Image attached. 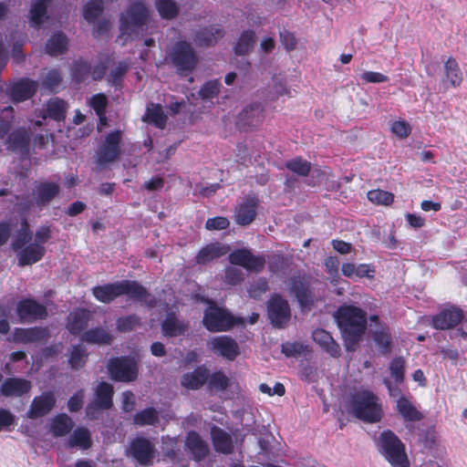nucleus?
<instances>
[{
  "label": "nucleus",
  "instance_id": "nucleus-23",
  "mask_svg": "<svg viewBox=\"0 0 467 467\" xmlns=\"http://www.w3.org/2000/svg\"><path fill=\"white\" fill-rule=\"evenodd\" d=\"M61 188L57 182L44 181L36 183L33 190V197L38 207L48 205L60 193Z\"/></svg>",
  "mask_w": 467,
  "mask_h": 467
},
{
  "label": "nucleus",
  "instance_id": "nucleus-12",
  "mask_svg": "<svg viewBox=\"0 0 467 467\" xmlns=\"http://www.w3.org/2000/svg\"><path fill=\"white\" fill-rule=\"evenodd\" d=\"M129 452L139 464L150 466L153 464L157 451L148 438L139 436L130 441Z\"/></svg>",
  "mask_w": 467,
  "mask_h": 467
},
{
  "label": "nucleus",
  "instance_id": "nucleus-10",
  "mask_svg": "<svg viewBox=\"0 0 467 467\" xmlns=\"http://www.w3.org/2000/svg\"><path fill=\"white\" fill-rule=\"evenodd\" d=\"M267 316L275 327H285L291 318L288 301L279 294H273L267 301Z\"/></svg>",
  "mask_w": 467,
  "mask_h": 467
},
{
  "label": "nucleus",
  "instance_id": "nucleus-22",
  "mask_svg": "<svg viewBox=\"0 0 467 467\" xmlns=\"http://www.w3.org/2000/svg\"><path fill=\"white\" fill-rule=\"evenodd\" d=\"M92 318V312L87 308H76L67 317L66 328L73 336H81Z\"/></svg>",
  "mask_w": 467,
  "mask_h": 467
},
{
  "label": "nucleus",
  "instance_id": "nucleus-56",
  "mask_svg": "<svg viewBox=\"0 0 467 467\" xmlns=\"http://www.w3.org/2000/svg\"><path fill=\"white\" fill-rule=\"evenodd\" d=\"M140 324V318L135 314L120 317L116 320L117 330L121 333L130 332Z\"/></svg>",
  "mask_w": 467,
  "mask_h": 467
},
{
  "label": "nucleus",
  "instance_id": "nucleus-52",
  "mask_svg": "<svg viewBox=\"0 0 467 467\" xmlns=\"http://www.w3.org/2000/svg\"><path fill=\"white\" fill-rule=\"evenodd\" d=\"M285 167L299 176H307L311 171V163L301 157H296L285 162Z\"/></svg>",
  "mask_w": 467,
  "mask_h": 467
},
{
  "label": "nucleus",
  "instance_id": "nucleus-40",
  "mask_svg": "<svg viewBox=\"0 0 467 467\" xmlns=\"http://www.w3.org/2000/svg\"><path fill=\"white\" fill-rule=\"evenodd\" d=\"M255 32L252 29L244 30L236 40L234 52L236 56L248 55L255 44Z\"/></svg>",
  "mask_w": 467,
  "mask_h": 467
},
{
  "label": "nucleus",
  "instance_id": "nucleus-57",
  "mask_svg": "<svg viewBox=\"0 0 467 467\" xmlns=\"http://www.w3.org/2000/svg\"><path fill=\"white\" fill-rule=\"evenodd\" d=\"M390 375L397 384H400L405 377V361L402 357L394 358L389 365Z\"/></svg>",
  "mask_w": 467,
  "mask_h": 467
},
{
  "label": "nucleus",
  "instance_id": "nucleus-36",
  "mask_svg": "<svg viewBox=\"0 0 467 467\" xmlns=\"http://www.w3.org/2000/svg\"><path fill=\"white\" fill-rule=\"evenodd\" d=\"M92 443L89 430L86 427H78L67 439L66 447L69 449L78 448L87 451L92 447Z\"/></svg>",
  "mask_w": 467,
  "mask_h": 467
},
{
  "label": "nucleus",
  "instance_id": "nucleus-11",
  "mask_svg": "<svg viewBox=\"0 0 467 467\" xmlns=\"http://www.w3.org/2000/svg\"><path fill=\"white\" fill-rule=\"evenodd\" d=\"M122 131L119 130L106 135L98 150V161L106 164L115 161L121 154Z\"/></svg>",
  "mask_w": 467,
  "mask_h": 467
},
{
  "label": "nucleus",
  "instance_id": "nucleus-62",
  "mask_svg": "<svg viewBox=\"0 0 467 467\" xmlns=\"http://www.w3.org/2000/svg\"><path fill=\"white\" fill-rule=\"evenodd\" d=\"M32 240V233H20L16 232L13 240H12V249L17 253L23 247L30 244L29 242Z\"/></svg>",
  "mask_w": 467,
  "mask_h": 467
},
{
  "label": "nucleus",
  "instance_id": "nucleus-35",
  "mask_svg": "<svg viewBox=\"0 0 467 467\" xmlns=\"http://www.w3.org/2000/svg\"><path fill=\"white\" fill-rule=\"evenodd\" d=\"M189 325L186 322L180 321L174 312H169L161 322V331L165 337H175L188 330Z\"/></svg>",
  "mask_w": 467,
  "mask_h": 467
},
{
  "label": "nucleus",
  "instance_id": "nucleus-19",
  "mask_svg": "<svg viewBox=\"0 0 467 467\" xmlns=\"http://www.w3.org/2000/svg\"><path fill=\"white\" fill-rule=\"evenodd\" d=\"M229 262L247 270L260 271L264 268L265 260L262 255H254L248 249H235L229 254Z\"/></svg>",
  "mask_w": 467,
  "mask_h": 467
},
{
  "label": "nucleus",
  "instance_id": "nucleus-34",
  "mask_svg": "<svg viewBox=\"0 0 467 467\" xmlns=\"http://www.w3.org/2000/svg\"><path fill=\"white\" fill-rule=\"evenodd\" d=\"M372 338L379 353L388 356L392 352L393 340L389 327L386 324H380L372 333Z\"/></svg>",
  "mask_w": 467,
  "mask_h": 467
},
{
  "label": "nucleus",
  "instance_id": "nucleus-25",
  "mask_svg": "<svg viewBox=\"0 0 467 467\" xmlns=\"http://www.w3.org/2000/svg\"><path fill=\"white\" fill-rule=\"evenodd\" d=\"M185 449L195 462L203 461L210 453L208 442L195 431H190L185 438Z\"/></svg>",
  "mask_w": 467,
  "mask_h": 467
},
{
  "label": "nucleus",
  "instance_id": "nucleus-43",
  "mask_svg": "<svg viewBox=\"0 0 467 467\" xmlns=\"http://www.w3.org/2000/svg\"><path fill=\"white\" fill-rule=\"evenodd\" d=\"M143 120L153 124L156 128L163 129L167 122V116L161 104L150 103L147 107Z\"/></svg>",
  "mask_w": 467,
  "mask_h": 467
},
{
  "label": "nucleus",
  "instance_id": "nucleus-30",
  "mask_svg": "<svg viewBox=\"0 0 467 467\" xmlns=\"http://www.w3.org/2000/svg\"><path fill=\"white\" fill-rule=\"evenodd\" d=\"M31 388V382L26 379L7 378L3 381L0 392L5 397H21L28 393Z\"/></svg>",
  "mask_w": 467,
  "mask_h": 467
},
{
  "label": "nucleus",
  "instance_id": "nucleus-17",
  "mask_svg": "<svg viewBox=\"0 0 467 467\" xmlns=\"http://www.w3.org/2000/svg\"><path fill=\"white\" fill-rule=\"evenodd\" d=\"M31 131L26 128H17L7 135V149L16 152L22 159L30 156Z\"/></svg>",
  "mask_w": 467,
  "mask_h": 467
},
{
  "label": "nucleus",
  "instance_id": "nucleus-1",
  "mask_svg": "<svg viewBox=\"0 0 467 467\" xmlns=\"http://www.w3.org/2000/svg\"><path fill=\"white\" fill-rule=\"evenodd\" d=\"M334 318L346 349L355 351L366 333L367 312L358 306L344 304L336 310Z\"/></svg>",
  "mask_w": 467,
  "mask_h": 467
},
{
  "label": "nucleus",
  "instance_id": "nucleus-51",
  "mask_svg": "<svg viewBox=\"0 0 467 467\" xmlns=\"http://www.w3.org/2000/svg\"><path fill=\"white\" fill-rule=\"evenodd\" d=\"M207 382L210 389L224 391L230 387V379L222 370L209 375Z\"/></svg>",
  "mask_w": 467,
  "mask_h": 467
},
{
  "label": "nucleus",
  "instance_id": "nucleus-58",
  "mask_svg": "<svg viewBox=\"0 0 467 467\" xmlns=\"http://www.w3.org/2000/svg\"><path fill=\"white\" fill-rule=\"evenodd\" d=\"M222 84L218 79L207 81L199 91L200 97L203 99L215 98L218 96Z\"/></svg>",
  "mask_w": 467,
  "mask_h": 467
},
{
  "label": "nucleus",
  "instance_id": "nucleus-45",
  "mask_svg": "<svg viewBox=\"0 0 467 467\" xmlns=\"http://www.w3.org/2000/svg\"><path fill=\"white\" fill-rule=\"evenodd\" d=\"M88 357L87 348L83 345H74L68 354V365L72 369L78 370L86 365Z\"/></svg>",
  "mask_w": 467,
  "mask_h": 467
},
{
  "label": "nucleus",
  "instance_id": "nucleus-50",
  "mask_svg": "<svg viewBox=\"0 0 467 467\" xmlns=\"http://www.w3.org/2000/svg\"><path fill=\"white\" fill-rule=\"evenodd\" d=\"M369 202L377 205H390L394 202V194L390 192L374 189L367 193Z\"/></svg>",
  "mask_w": 467,
  "mask_h": 467
},
{
  "label": "nucleus",
  "instance_id": "nucleus-2",
  "mask_svg": "<svg viewBox=\"0 0 467 467\" xmlns=\"http://www.w3.org/2000/svg\"><path fill=\"white\" fill-rule=\"evenodd\" d=\"M93 296L101 303L109 304L117 297L126 295L133 301L145 303L150 308L156 306L157 301L148 290L138 281L121 280L103 285H96L91 289Z\"/></svg>",
  "mask_w": 467,
  "mask_h": 467
},
{
  "label": "nucleus",
  "instance_id": "nucleus-63",
  "mask_svg": "<svg viewBox=\"0 0 467 467\" xmlns=\"http://www.w3.org/2000/svg\"><path fill=\"white\" fill-rule=\"evenodd\" d=\"M390 130L398 138L406 139L411 132V127L405 120H397L392 123Z\"/></svg>",
  "mask_w": 467,
  "mask_h": 467
},
{
  "label": "nucleus",
  "instance_id": "nucleus-46",
  "mask_svg": "<svg viewBox=\"0 0 467 467\" xmlns=\"http://www.w3.org/2000/svg\"><path fill=\"white\" fill-rule=\"evenodd\" d=\"M154 5L162 19L172 20L180 14V6L174 0H155Z\"/></svg>",
  "mask_w": 467,
  "mask_h": 467
},
{
  "label": "nucleus",
  "instance_id": "nucleus-16",
  "mask_svg": "<svg viewBox=\"0 0 467 467\" xmlns=\"http://www.w3.org/2000/svg\"><path fill=\"white\" fill-rule=\"evenodd\" d=\"M289 292L294 295L302 308H309L314 304L310 282L305 275H293L289 278Z\"/></svg>",
  "mask_w": 467,
  "mask_h": 467
},
{
  "label": "nucleus",
  "instance_id": "nucleus-54",
  "mask_svg": "<svg viewBox=\"0 0 467 467\" xmlns=\"http://www.w3.org/2000/svg\"><path fill=\"white\" fill-rule=\"evenodd\" d=\"M102 0H90L83 7V16L88 22H94L103 12Z\"/></svg>",
  "mask_w": 467,
  "mask_h": 467
},
{
  "label": "nucleus",
  "instance_id": "nucleus-53",
  "mask_svg": "<svg viewBox=\"0 0 467 467\" xmlns=\"http://www.w3.org/2000/svg\"><path fill=\"white\" fill-rule=\"evenodd\" d=\"M15 119V110L13 107H5L0 111V140L3 139L10 130Z\"/></svg>",
  "mask_w": 467,
  "mask_h": 467
},
{
  "label": "nucleus",
  "instance_id": "nucleus-31",
  "mask_svg": "<svg viewBox=\"0 0 467 467\" xmlns=\"http://www.w3.org/2000/svg\"><path fill=\"white\" fill-rule=\"evenodd\" d=\"M18 265H32L45 256L46 248L40 244L30 243L17 253Z\"/></svg>",
  "mask_w": 467,
  "mask_h": 467
},
{
  "label": "nucleus",
  "instance_id": "nucleus-5",
  "mask_svg": "<svg viewBox=\"0 0 467 467\" xmlns=\"http://www.w3.org/2000/svg\"><path fill=\"white\" fill-rule=\"evenodd\" d=\"M165 59L181 77H187L192 73L199 61L193 47L186 40H178L173 43L169 48Z\"/></svg>",
  "mask_w": 467,
  "mask_h": 467
},
{
  "label": "nucleus",
  "instance_id": "nucleus-42",
  "mask_svg": "<svg viewBox=\"0 0 467 467\" xmlns=\"http://www.w3.org/2000/svg\"><path fill=\"white\" fill-rule=\"evenodd\" d=\"M397 410L407 421H420L423 419L422 413L404 396L397 400Z\"/></svg>",
  "mask_w": 467,
  "mask_h": 467
},
{
  "label": "nucleus",
  "instance_id": "nucleus-27",
  "mask_svg": "<svg viewBox=\"0 0 467 467\" xmlns=\"http://www.w3.org/2000/svg\"><path fill=\"white\" fill-rule=\"evenodd\" d=\"M225 35L221 25H209L200 28L194 36L195 43L202 47L215 46Z\"/></svg>",
  "mask_w": 467,
  "mask_h": 467
},
{
  "label": "nucleus",
  "instance_id": "nucleus-39",
  "mask_svg": "<svg viewBox=\"0 0 467 467\" xmlns=\"http://www.w3.org/2000/svg\"><path fill=\"white\" fill-rule=\"evenodd\" d=\"M74 422L66 413H60L52 419L50 431L54 437H64L73 429Z\"/></svg>",
  "mask_w": 467,
  "mask_h": 467
},
{
  "label": "nucleus",
  "instance_id": "nucleus-15",
  "mask_svg": "<svg viewBox=\"0 0 467 467\" xmlns=\"http://www.w3.org/2000/svg\"><path fill=\"white\" fill-rule=\"evenodd\" d=\"M264 119V106L261 102H253L238 114L236 124L241 130L247 131L259 127Z\"/></svg>",
  "mask_w": 467,
  "mask_h": 467
},
{
  "label": "nucleus",
  "instance_id": "nucleus-37",
  "mask_svg": "<svg viewBox=\"0 0 467 467\" xmlns=\"http://www.w3.org/2000/svg\"><path fill=\"white\" fill-rule=\"evenodd\" d=\"M80 339L88 344L110 345L113 337L111 334L101 327H93L81 334Z\"/></svg>",
  "mask_w": 467,
  "mask_h": 467
},
{
  "label": "nucleus",
  "instance_id": "nucleus-33",
  "mask_svg": "<svg viewBox=\"0 0 467 467\" xmlns=\"http://www.w3.org/2000/svg\"><path fill=\"white\" fill-rule=\"evenodd\" d=\"M208 378L209 370L203 366H199L192 372L183 374L181 384L188 389H200L207 382Z\"/></svg>",
  "mask_w": 467,
  "mask_h": 467
},
{
  "label": "nucleus",
  "instance_id": "nucleus-20",
  "mask_svg": "<svg viewBox=\"0 0 467 467\" xmlns=\"http://www.w3.org/2000/svg\"><path fill=\"white\" fill-rule=\"evenodd\" d=\"M56 397L53 391H45L33 399L26 417L36 420L47 415L56 406Z\"/></svg>",
  "mask_w": 467,
  "mask_h": 467
},
{
  "label": "nucleus",
  "instance_id": "nucleus-32",
  "mask_svg": "<svg viewBox=\"0 0 467 467\" xmlns=\"http://www.w3.org/2000/svg\"><path fill=\"white\" fill-rule=\"evenodd\" d=\"M230 250L228 245L221 243H211L203 246L196 254L194 260L197 265H206L207 263L220 258L226 254Z\"/></svg>",
  "mask_w": 467,
  "mask_h": 467
},
{
  "label": "nucleus",
  "instance_id": "nucleus-48",
  "mask_svg": "<svg viewBox=\"0 0 467 467\" xmlns=\"http://www.w3.org/2000/svg\"><path fill=\"white\" fill-rule=\"evenodd\" d=\"M50 0H36L30 8V21L35 26H40L47 16V6Z\"/></svg>",
  "mask_w": 467,
  "mask_h": 467
},
{
  "label": "nucleus",
  "instance_id": "nucleus-47",
  "mask_svg": "<svg viewBox=\"0 0 467 467\" xmlns=\"http://www.w3.org/2000/svg\"><path fill=\"white\" fill-rule=\"evenodd\" d=\"M67 103L59 98L50 99L47 102V116L54 120L61 121L66 119Z\"/></svg>",
  "mask_w": 467,
  "mask_h": 467
},
{
  "label": "nucleus",
  "instance_id": "nucleus-55",
  "mask_svg": "<svg viewBox=\"0 0 467 467\" xmlns=\"http://www.w3.org/2000/svg\"><path fill=\"white\" fill-rule=\"evenodd\" d=\"M129 70V65L126 61H119L116 67L111 69L108 80L109 84L115 88H120L124 76Z\"/></svg>",
  "mask_w": 467,
  "mask_h": 467
},
{
  "label": "nucleus",
  "instance_id": "nucleus-18",
  "mask_svg": "<svg viewBox=\"0 0 467 467\" xmlns=\"http://www.w3.org/2000/svg\"><path fill=\"white\" fill-rule=\"evenodd\" d=\"M210 349L217 356L234 361L241 353L238 343L230 336H217L211 339Z\"/></svg>",
  "mask_w": 467,
  "mask_h": 467
},
{
  "label": "nucleus",
  "instance_id": "nucleus-38",
  "mask_svg": "<svg viewBox=\"0 0 467 467\" xmlns=\"http://www.w3.org/2000/svg\"><path fill=\"white\" fill-rule=\"evenodd\" d=\"M91 64L79 57L72 63L70 69L71 79L76 84H81L91 77Z\"/></svg>",
  "mask_w": 467,
  "mask_h": 467
},
{
  "label": "nucleus",
  "instance_id": "nucleus-29",
  "mask_svg": "<svg viewBox=\"0 0 467 467\" xmlns=\"http://www.w3.org/2000/svg\"><path fill=\"white\" fill-rule=\"evenodd\" d=\"M313 340L319 348L332 358H339L341 348L332 335L323 328H317L312 334Z\"/></svg>",
  "mask_w": 467,
  "mask_h": 467
},
{
  "label": "nucleus",
  "instance_id": "nucleus-41",
  "mask_svg": "<svg viewBox=\"0 0 467 467\" xmlns=\"http://www.w3.org/2000/svg\"><path fill=\"white\" fill-rule=\"evenodd\" d=\"M67 37L63 32L51 36L46 44V52L50 56L65 54L67 51Z\"/></svg>",
  "mask_w": 467,
  "mask_h": 467
},
{
  "label": "nucleus",
  "instance_id": "nucleus-26",
  "mask_svg": "<svg viewBox=\"0 0 467 467\" xmlns=\"http://www.w3.org/2000/svg\"><path fill=\"white\" fill-rule=\"evenodd\" d=\"M49 330L44 327H16L13 332V340L16 343L30 344L47 340Z\"/></svg>",
  "mask_w": 467,
  "mask_h": 467
},
{
  "label": "nucleus",
  "instance_id": "nucleus-7",
  "mask_svg": "<svg viewBox=\"0 0 467 467\" xmlns=\"http://www.w3.org/2000/svg\"><path fill=\"white\" fill-rule=\"evenodd\" d=\"M149 19V10L146 5L136 1L130 5L125 15L120 16V36H125V40L131 38L137 28L142 27Z\"/></svg>",
  "mask_w": 467,
  "mask_h": 467
},
{
  "label": "nucleus",
  "instance_id": "nucleus-59",
  "mask_svg": "<svg viewBox=\"0 0 467 467\" xmlns=\"http://www.w3.org/2000/svg\"><path fill=\"white\" fill-rule=\"evenodd\" d=\"M61 81L62 76L60 71L58 69H50L43 78L42 85L50 91H53L60 85Z\"/></svg>",
  "mask_w": 467,
  "mask_h": 467
},
{
  "label": "nucleus",
  "instance_id": "nucleus-60",
  "mask_svg": "<svg viewBox=\"0 0 467 467\" xmlns=\"http://www.w3.org/2000/svg\"><path fill=\"white\" fill-rule=\"evenodd\" d=\"M306 349V346L300 342H285L282 344V353L287 358L300 356Z\"/></svg>",
  "mask_w": 467,
  "mask_h": 467
},
{
  "label": "nucleus",
  "instance_id": "nucleus-28",
  "mask_svg": "<svg viewBox=\"0 0 467 467\" xmlns=\"http://www.w3.org/2000/svg\"><path fill=\"white\" fill-rule=\"evenodd\" d=\"M210 433L213 446L216 452L225 455L234 452V444L230 433L216 425L211 427Z\"/></svg>",
  "mask_w": 467,
  "mask_h": 467
},
{
  "label": "nucleus",
  "instance_id": "nucleus-13",
  "mask_svg": "<svg viewBox=\"0 0 467 467\" xmlns=\"http://www.w3.org/2000/svg\"><path fill=\"white\" fill-rule=\"evenodd\" d=\"M463 320V310L455 306L442 308L431 317V326L437 330H449L456 327Z\"/></svg>",
  "mask_w": 467,
  "mask_h": 467
},
{
  "label": "nucleus",
  "instance_id": "nucleus-24",
  "mask_svg": "<svg viewBox=\"0 0 467 467\" xmlns=\"http://www.w3.org/2000/svg\"><path fill=\"white\" fill-rule=\"evenodd\" d=\"M258 204L259 200L255 195L246 196L244 202L236 208L235 223L241 226L251 224L256 217Z\"/></svg>",
  "mask_w": 467,
  "mask_h": 467
},
{
  "label": "nucleus",
  "instance_id": "nucleus-8",
  "mask_svg": "<svg viewBox=\"0 0 467 467\" xmlns=\"http://www.w3.org/2000/svg\"><path fill=\"white\" fill-rule=\"evenodd\" d=\"M108 371L116 382H132L138 378L139 366L133 357L121 356L109 360Z\"/></svg>",
  "mask_w": 467,
  "mask_h": 467
},
{
  "label": "nucleus",
  "instance_id": "nucleus-49",
  "mask_svg": "<svg viewBox=\"0 0 467 467\" xmlns=\"http://www.w3.org/2000/svg\"><path fill=\"white\" fill-rule=\"evenodd\" d=\"M159 421V413L153 407H148L136 412L133 423L138 426L155 425Z\"/></svg>",
  "mask_w": 467,
  "mask_h": 467
},
{
  "label": "nucleus",
  "instance_id": "nucleus-4",
  "mask_svg": "<svg viewBox=\"0 0 467 467\" xmlns=\"http://www.w3.org/2000/svg\"><path fill=\"white\" fill-rule=\"evenodd\" d=\"M203 327L212 333L227 332L234 327L244 325V318L234 316L229 309L218 306L214 301L209 300L203 311Z\"/></svg>",
  "mask_w": 467,
  "mask_h": 467
},
{
  "label": "nucleus",
  "instance_id": "nucleus-6",
  "mask_svg": "<svg viewBox=\"0 0 467 467\" xmlns=\"http://www.w3.org/2000/svg\"><path fill=\"white\" fill-rule=\"evenodd\" d=\"M378 446L392 467H410L405 445L392 431L386 430L380 433Z\"/></svg>",
  "mask_w": 467,
  "mask_h": 467
},
{
  "label": "nucleus",
  "instance_id": "nucleus-3",
  "mask_svg": "<svg viewBox=\"0 0 467 467\" xmlns=\"http://www.w3.org/2000/svg\"><path fill=\"white\" fill-rule=\"evenodd\" d=\"M350 407L353 415L367 423L379 422L383 417L379 398L368 389L354 393L351 396Z\"/></svg>",
  "mask_w": 467,
  "mask_h": 467
},
{
  "label": "nucleus",
  "instance_id": "nucleus-44",
  "mask_svg": "<svg viewBox=\"0 0 467 467\" xmlns=\"http://www.w3.org/2000/svg\"><path fill=\"white\" fill-rule=\"evenodd\" d=\"M444 71L447 80L453 88L460 87L462 83V72L458 62L452 57H450L444 63Z\"/></svg>",
  "mask_w": 467,
  "mask_h": 467
},
{
  "label": "nucleus",
  "instance_id": "nucleus-14",
  "mask_svg": "<svg viewBox=\"0 0 467 467\" xmlns=\"http://www.w3.org/2000/svg\"><path fill=\"white\" fill-rule=\"evenodd\" d=\"M16 311L22 323L42 320L47 317V307L30 297L19 300Z\"/></svg>",
  "mask_w": 467,
  "mask_h": 467
},
{
  "label": "nucleus",
  "instance_id": "nucleus-9",
  "mask_svg": "<svg viewBox=\"0 0 467 467\" xmlns=\"http://www.w3.org/2000/svg\"><path fill=\"white\" fill-rule=\"evenodd\" d=\"M113 386L108 382H99L96 388L93 400L86 407V414L91 419H97L100 410H109L113 406Z\"/></svg>",
  "mask_w": 467,
  "mask_h": 467
},
{
  "label": "nucleus",
  "instance_id": "nucleus-21",
  "mask_svg": "<svg viewBox=\"0 0 467 467\" xmlns=\"http://www.w3.org/2000/svg\"><path fill=\"white\" fill-rule=\"evenodd\" d=\"M38 83L36 80L24 78L14 82L8 88V95L15 103L30 99L37 92Z\"/></svg>",
  "mask_w": 467,
  "mask_h": 467
},
{
  "label": "nucleus",
  "instance_id": "nucleus-61",
  "mask_svg": "<svg viewBox=\"0 0 467 467\" xmlns=\"http://www.w3.org/2000/svg\"><path fill=\"white\" fill-rule=\"evenodd\" d=\"M89 105L97 115H104L108 106V99L103 93L95 94L91 97Z\"/></svg>",
  "mask_w": 467,
  "mask_h": 467
},
{
  "label": "nucleus",
  "instance_id": "nucleus-64",
  "mask_svg": "<svg viewBox=\"0 0 467 467\" xmlns=\"http://www.w3.org/2000/svg\"><path fill=\"white\" fill-rule=\"evenodd\" d=\"M230 221L223 216L209 218L205 223V228L210 231L225 230L229 227Z\"/></svg>",
  "mask_w": 467,
  "mask_h": 467
}]
</instances>
